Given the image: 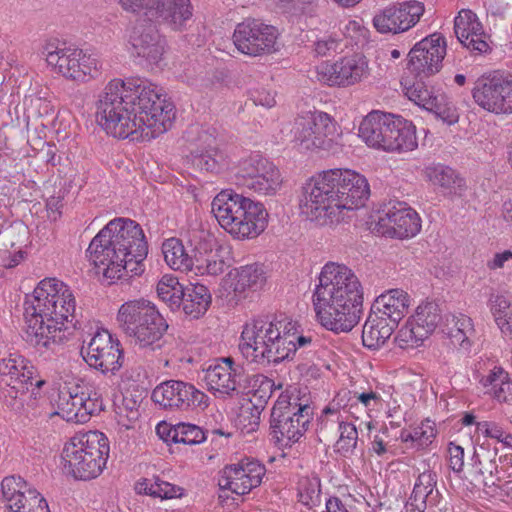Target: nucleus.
<instances>
[{
    "label": "nucleus",
    "mask_w": 512,
    "mask_h": 512,
    "mask_svg": "<svg viewBox=\"0 0 512 512\" xmlns=\"http://www.w3.org/2000/svg\"><path fill=\"white\" fill-rule=\"evenodd\" d=\"M176 117L162 88L140 78L109 81L97 101L96 118L115 138L150 141L167 132Z\"/></svg>",
    "instance_id": "obj_1"
},
{
    "label": "nucleus",
    "mask_w": 512,
    "mask_h": 512,
    "mask_svg": "<svg viewBox=\"0 0 512 512\" xmlns=\"http://www.w3.org/2000/svg\"><path fill=\"white\" fill-rule=\"evenodd\" d=\"M370 194L366 178L350 169H330L312 177L303 187L301 213L320 225L343 219L344 210L364 205Z\"/></svg>",
    "instance_id": "obj_2"
},
{
    "label": "nucleus",
    "mask_w": 512,
    "mask_h": 512,
    "mask_svg": "<svg viewBox=\"0 0 512 512\" xmlns=\"http://www.w3.org/2000/svg\"><path fill=\"white\" fill-rule=\"evenodd\" d=\"M312 303L322 327L334 333L350 332L363 314V287L352 269L329 262L319 274Z\"/></svg>",
    "instance_id": "obj_3"
},
{
    "label": "nucleus",
    "mask_w": 512,
    "mask_h": 512,
    "mask_svg": "<svg viewBox=\"0 0 512 512\" xmlns=\"http://www.w3.org/2000/svg\"><path fill=\"white\" fill-rule=\"evenodd\" d=\"M76 301L70 287L57 278L39 282L24 303L25 340L39 351L54 350L66 338L69 317Z\"/></svg>",
    "instance_id": "obj_4"
},
{
    "label": "nucleus",
    "mask_w": 512,
    "mask_h": 512,
    "mask_svg": "<svg viewBox=\"0 0 512 512\" xmlns=\"http://www.w3.org/2000/svg\"><path fill=\"white\" fill-rule=\"evenodd\" d=\"M86 254L97 272L109 284L125 274L140 275L148 244L141 226L131 219L117 218L108 222L91 240Z\"/></svg>",
    "instance_id": "obj_5"
},
{
    "label": "nucleus",
    "mask_w": 512,
    "mask_h": 512,
    "mask_svg": "<svg viewBox=\"0 0 512 512\" xmlns=\"http://www.w3.org/2000/svg\"><path fill=\"white\" fill-rule=\"evenodd\" d=\"M311 343L312 336L304 335L291 319L256 317L244 324L238 348L248 362L267 366L292 358Z\"/></svg>",
    "instance_id": "obj_6"
},
{
    "label": "nucleus",
    "mask_w": 512,
    "mask_h": 512,
    "mask_svg": "<svg viewBox=\"0 0 512 512\" xmlns=\"http://www.w3.org/2000/svg\"><path fill=\"white\" fill-rule=\"evenodd\" d=\"M260 379L261 391H269L270 395L281 390L275 401L270 416L271 434L281 447H291L305 435L313 418V407L307 387L275 383L264 375Z\"/></svg>",
    "instance_id": "obj_7"
},
{
    "label": "nucleus",
    "mask_w": 512,
    "mask_h": 512,
    "mask_svg": "<svg viewBox=\"0 0 512 512\" xmlns=\"http://www.w3.org/2000/svg\"><path fill=\"white\" fill-rule=\"evenodd\" d=\"M219 225L235 239H253L267 227L268 212L261 202L233 190H222L211 203Z\"/></svg>",
    "instance_id": "obj_8"
},
{
    "label": "nucleus",
    "mask_w": 512,
    "mask_h": 512,
    "mask_svg": "<svg viewBox=\"0 0 512 512\" xmlns=\"http://www.w3.org/2000/svg\"><path fill=\"white\" fill-rule=\"evenodd\" d=\"M110 446L106 435L99 431H88L72 437L64 446V466L75 479L97 478L105 469Z\"/></svg>",
    "instance_id": "obj_9"
},
{
    "label": "nucleus",
    "mask_w": 512,
    "mask_h": 512,
    "mask_svg": "<svg viewBox=\"0 0 512 512\" xmlns=\"http://www.w3.org/2000/svg\"><path fill=\"white\" fill-rule=\"evenodd\" d=\"M117 321L122 331L140 348L161 347L168 324L154 303L138 299L125 302L118 310Z\"/></svg>",
    "instance_id": "obj_10"
},
{
    "label": "nucleus",
    "mask_w": 512,
    "mask_h": 512,
    "mask_svg": "<svg viewBox=\"0 0 512 512\" xmlns=\"http://www.w3.org/2000/svg\"><path fill=\"white\" fill-rule=\"evenodd\" d=\"M233 178L237 186L264 196L275 195L282 185L277 166L258 152H252L237 162Z\"/></svg>",
    "instance_id": "obj_11"
},
{
    "label": "nucleus",
    "mask_w": 512,
    "mask_h": 512,
    "mask_svg": "<svg viewBox=\"0 0 512 512\" xmlns=\"http://www.w3.org/2000/svg\"><path fill=\"white\" fill-rule=\"evenodd\" d=\"M335 131V123L329 114L308 111L294 119L290 141L300 152L329 150L333 145Z\"/></svg>",
    "instance_id": "obj_12"
},
{
    "label": "nucleus",
    "mask_w": 512,
    "mask_h": 512,
    "mask_svg": "<svg viewBox=\"0 0 512 512\" xmlns=\"http://www.w3.org/2000/svg\"><path fill=\"white\" fill-rule=\"evenodd\" d=\"M57 407L58 415L66 421L86 423L103 410V399L94 384L76 379L60 390Z\"/></svg>",
    "instance_id": "obj_13"
},
{
    "label": "nucleus",
    "mask_w": 512,
    "mask_h": 512,
    "mask_svg": "<svg viewBox=\"0 0 512 512\" xmlns=\"http://www.w3.org/2000/svg\"><path fill=\"white\" fill-rule=\"evenodd\" d=\"M45 58L55 73L79 83L97 78L102 70V63L96 55L73 46L47 47Z\"/></svg>",
    "instance_id": "obj_14"
},
{
    "label": "nucleus",
    "mask_w": 512,
    "mask_h": 512,
    "mask_svg": "<svg viewBox=\"0 0 512 512\" xmlns=\"http://www.w3.org/2000/svg\"><path fill=\"white\" fill-rule=\"evenodd\" d=\"M119 3L125 11L143 13L173 30L184 29L193 16L190 0H119Z\"/></svg>",
    "instance_id": "obj_15"
},
{
    "label": "nucleus",
    "mask_w": 512,
    "mask_h": 512,
    "mask_svg": "<svg viewBox=\"0 0 512 512\" xmlns=\"http://www.w3.org/2000/svg\"><path fill=\"white\" fill-rule=\"evenodd\" d=\"M369 74L368 60L361 54L345 56L333 63L322 62L310 71L311 79L331 87L355 85L367 79Z\"/></svg>",
    "instance_id": "obj_16"
},
{
    "label": "nucleus",
    "mask_w": 512,
    "mask_h": 512,
    "mask_svg": "<svg viewBox=\"0 0 512 512\" xmlns=\"http://www.w3.org/2000/svg\"><path fill=\"white\" fill-rule=\"evenodd\" d=\"M472 96L482 109L496 115L512 114V73H494L477 79Z\"/></svg>",
    "instance_id": "obj_17"
},
{
    "label": "nucleus",
    "mask_w": 512,
    "mask_h": 512,
    "mask_svg": "<svg viewBox=\"0 0 512 512\" xmlns=\"http://www.w3.org/2000/svg\"><path fill=\"white\" fill-rule=\"evenodd\" d=\"M152 400L170 410L205 409L209 405V397L204 392L180 380H168L157 385L152 392Z\"/></svg>",
    "instance_id": "obj_18"
},
{
    "label": "nucleus",
    "mask_w": 512,
    "mask_h": 512,
    "mask_svg": "<svg viewBox=\"0 0 512 512\" xmlns=\"http://www.w3.org/2000/svg\"><path fill=\"white\" fill-rule=\"evenodd\" d=\"M445 55L444 36L433 33L417 42L410 50L407 69L415 78L427 79L440 71Z\"/></svg>",
    "instance_id": "obj_19"
},
{
    "label": "nucleus",
    "mask_w": 512,
    "mask_h": 512,
    "mask_svg": "<svg viewBox=\"0 0 512 512\" xmlns=\"http://www.w3.org/2000/svg\"><path fill=\"white\" fill-rule=\"evenodd\" d=\"M85 362L103 374H115L123 365L124 354L118 339L107 331H97L88 346L82 348Z\"/></svg>",
    "instance_id": "obj_20"
},
{
    "label": "nucleus",
    "mask_w": 512,
    "mask_h": 512,
    "mask_svg": "<svg viewBox=\"0 0 512 512\" xmlns=\"http://www.w3.org/2000/svg\"><path fill=\"white\" fill-rule=\"evenodd\" d=\"M276 40V28L255 19H247L239 23L233 34V42L237 50L249 56H259L274 51Z\"/></svg>",
    "instance_id": "obj_21"
},
{
    "label": "nucleus",
    "mask_w": 512,
    "mask_h": 512,
    "mask_svg": "<svg viewBox=\"0 0 512 512\" xmlns=\"http://www.w3.org/2000/svg\"><path fill=\"white\" fill-rule=\"evenodd\" d=\"M266 473L265 466L258 460L245 458L223 467L219 472L218 485L236 495L248 494L258 487Z\"/></svg>",
    "instance_id": "obj_22"
},
{
    "label": "nucleus",
    "mask_w": 512,
    "mask_h": 512,
    "mask_svg": "<svg viewBox=\"0 0 512 512\" xmlns=\"http://www.w3.org/2000/svg\"><path fill=\"white\" fill-rule=\"evenodd\" d=\"M1 494V502L8 512H49L46 499L35 489L28 488L21 477H5Z\"/></svg>",
    "instance_id": "obj_23"
},
{
    "label": "nucleus",
    "mask_w": 512,
    "mask_h": 512,
    "mask_svg": "<svg viewBox=\"0 0 512 512\" xmlns=\"http://www.w3.org/2000/svg\"><path fill=\"white\" fill-rule=\"evenodd\" d=\"M244 372L243 365L232 357H222L204 371V381L215 397L226 399L237 393L244 379Z\"/></svg>",
    "instance_id": "obj_24"
},
{
    "label": "nucleus",
    "mask_w": 512,
    "mask_h": 512,
    "mask_svg": "<svg viewBox=\"0 0 512 512\" xmlns=\"http://www.w3.org/2000/svg\"><path fill=\"white\" fill-rule=\"evenodd\" d=\"M378 225L382 233L399 239L416 236L421 230L418 213L404 202H389L379 212Z\"/></svg>",
    "instance_id": "obj_25"
},
{
    "label": "nucleus",
    "mask_w": 512,
    "mask_h": 512,
    "mask_svg": "<svg viewBox=\"0 0 512 512\" xmlns=\"http://www.w3.org/2000/svg\"><path fill=\"white\" fill-rule=\"evenodd\" d=\"M424 11V4L415 0L391 5L375 14L373 25L380 33H402L413 27Z\"/></svg>",
    "instance_id": "obj_26"
},
{
    "label": "nucleus",
    "mask_w": 512,
    "mask_h": 512,
    "mask_svg": "<svg viewBox=\"0 0 512 512\" xmlns=\"http://www.w3.org/2000/svg\"><path fill=\"white\" fill-rule=\"evenodd\" d=\"M131 54L147 65H157L164 54L165 40L156 26L145 20L137 21L129 34Z\"/></svg>",
    "instance_id": "obj_27"
},
{
    "label": "nucleus",
    "mask_w": 512,
    "mask_h": 512,
    "mask_svg": "<svg viewBox=\"0 0 512 512\" xmlns=\"http://www.w3.org/2000/svg\"><path fill=\"white\" fill-rule=\"evenodd\" d=\"M194 163L201 169L219 172L229 165V156L215 127H203L198 133Z\"/></svg>",
    "instance_id": "obj_28"
},
{
    "label": "nucleus",
    "mask_w": 512,
    "mask_h": 512,
    "mask_svg": "<svg viewBox=\"0 0 512 512\" xmlns=\"http://www.w3.org/2000/svg\"><path fill=\"white\" fill-rule=\"evenodd\" d=\"M425 79L415 78L411 82L408 78H403L401 85L405 95L420 107L434 112L438 117L446 120L451 116V102L446 94L440 89L428 88L424 82Z\"/></svg>",
    "instance_id": "obj_29"
},
{
    "label": "nucleus",
    "mask_w": 512,
    "mask_h": 512,
    "mask_svg": "<svg viewBox=\"0 0 512 512\" xmlns=\"http://www.w3.org/2000/svg\"><path fill=\"white\" fill-rule=\"evenodd\" d=\"M454 32L458 41L471 52L483 54L490 49L485 41L483 26L477 15L469 9H462L454 20Z\"/></svg>",
    "instance_id": "obj_30"
},
{
    "label": "nucleus",
    "mask_w": 512,
    "mask_h": 512,
    "mask_svg": "<svg viewBox=\"0 0 512 512\" xmlns=\"http://www.w3.org/2000/svg\"><path fill=\"white\" fill-rule=\"evenodd\" d=\"M436 485L437 475L435 472L428 470L419 474L404 505L405 512H425L436 507L442 499Z\"/></svg>",
    "instance_id": "obj_31"
},
{
    "label": "nucleus",
    "mask_w": 512,
    "mask_h": 512,
    "mask_svg": "<svg viewBox=\"0 0 512 512\" xmlns=\"http://www.w3.org/2000/svg\"><path fill=\"white\" fill-rule=\"evenodd\" d=\"M393 120V114L372 111L361 121L359 137L368 146L387 151Z\"/></svg>",
    "instance_id": "obj_32"
},
{
    "label": "nucleus",
    "mask_w": 512,
    "mask_h": 512,
    "mask_svg": "<svg viewBox=\"0 0 512 512\" xmlns=\"http://www.w3.org/2000/svg\"><path fill=\"white\" fill-rule=\"evenodd\" d=\"M35 367L23 356L10 354L0 360V385L9 381L19 384H30L31 387L41 388L45 381L37 379Z\"/></svg>",
    "instance_id": "obj_33"
},
{
    "label": "nucleus",
    "mask_w": 512,
    "mask_h": 512,
    "mask_svg": "<svg viewBox=\"0 0 512 512\" xmlns=\"http://www.w3.org/2000/svg\"><path fill=\"white\" fill-rule=\"evenodd\" d=\"M410 298L407 292L401 289H391L381 294L372 306L373 313L383 317L395 327L408 312Z\"/></svg>",
    "instance_id": "obj_34"
},
{
    "label": "nucleus",
    "mask_w": 512,
    "mask_h": 512,
    "mask_svg": "<svg viewBox=\"0 0 512 512\" xmlns=\"http://www.w3.org/2000/svg\"><path fill=\"white\" fill-rule=\"evenodd\" d=\"M234 273V293L246 297L249 292L261 290L266 283V272L262 264L252 263L236 268Z\"/></svg>",
    "instance_id": "obj_35"
},
{
    "label": "nucleus",
    "mask_w": 512,
    "mask_h": 512,
    "mask_svg": "<svg viewBox=\"0 0 512 512\" xmlns=\"http://www.w3.org/2000/svg\"><path fill=\"white\" fill-rule=\"evenodd\" d=\"M479 383L484 394L498 402L512 400V381L509 373L500 366H494L486 375L481 376Z\"/></svg>",
    "instance_id": "obj_36"
},
{
    "label": "nucleus",
    "mask_w": 512,
    "mask_h": 512,
    "mask_svg": "<svg viewBox=\"0 0 512 512\" xmlns=\"http://www.w3.org/2000/svg\"><path fill=\"white\" fill-rule=\"evenodd\" d=\"M211 299V294L205 285L189 283L181 296L180 309L191 319H198L208 310Z\"/></svg>",
    "instance_id": "obj_37"
},
{
    "label": "nucleus",
    "mask_w": 512,
    "mask_h": 512,
    "mask_svg": "<svg viewBox=\"0 0 512 512\" xmlns=\"http://www.w3.org/2000/svg\"><path fill=\"white\" fill-rule=\"evenodd\" d=\"M391 127L392 133L388 140V152H407L417 148L416 130L412 122L401 116L394 115Z\"/></svg>",
    "instance_id": "obj_38"
},
{
    "label": "nucleus",
    "mask_w": 512,
    "mask_h": 512,
    "mask_svg": "<svg viewBox=\"0 0 512 512\" xmlns=\"http://www.w3.org/2000/svg\"><path fill=\"white\" fill-rule=\"evenodd\" d=\"M395 328L394 325L387 322L383 317L371 313L363 326V345L371 350L380 348L391 337Z\"/></svg>",
    "instance_id": "obj_39"
},
{
    "label": "nucleus",
    "mask_w": 512,
    "mask_h": 512,
    "mask_svg": "<svg viewBox=\"0 0 512 512\" xmlns=\"http://www.w3.org/2000/svg\"><path fill=\"white\" fill-rule=\"evenodd\" d=\"M444 331L453 346L463 350L470 348L471 337L475 332L470 317L461 313L447 316Z\"/></svg>",
    "instance_id": "obj_40"
},
{
    "label": "nucleus",
    "mask_w": 512,
    "mask_h": 512,
    "mask_svg": "<svg viewBox=\"0 0 512 512\" xmlns=\"http://www.w3.org/2000/svg\"><path fill=\"white\" fill-rule=\"evenodd\" d=\"M166 264L175 271L189 272L194 269V258L185 249L182 241L172 237L162 244Z\"/></svg>",
    "instance_id": "obj_41"
},
{
    "label": "nucleus",
    "mask_w": 512,
    "mask_h": 512,
    "mask_svg": "<svg viewBox=\"0 0 512 512\" xmlns=\"http://www.w3.org/2000/svg\"><path fill=\"white\" fill-rule=\"evenodd\" d=\"M488 307L494 322L505 336L512 337V300L505 294H491Z\"/></svg>",
    "instance_id": "obj_42"
},
{
    "label": "nucleus",
    "mask_w": 512,
    "mask_h": 512,
    "mask_svg": "<svg viewBox=\"0 0 512 512\" xmlns=\"http://www.w3.org/2000/svg\"><path fill=\"white\" fill-rule=\"evenodd\" d=\"M409 320L416 326L420 336L428 338L441 320L439 307L434 302L421 303Z\"/></svg>",
    "instance_id": "obj_43"
},
{
    "label": "nucleus",
    "mask_w": 512,
    "mask_h": 512,
    "mask_svg": "<svg viewBox=\"0 0 512 512\" xmlns=\"http://www.w3.org/2000/svg\"><path fill=\"white\" fill-rule=\"evenodd\" d=\"M436 437L435 423L430 419H425L412 429H402L400 440L407 444L409 448L423 449L430 445Z\"/></svg>",
    "instance_id": "obj_44"
},
{
    "label": "nucleus",
    "mask_w": 512,
    "mask_h": 512,
    "mask_svg": "<svg viewBox=\"0 0 512 512\" xmlns=\"http://www.w3.org/2000/svg\"><path fill=\"white\" fill-rule=\"evenodd\" d=\"M425 177L433 185L452 190L464 186V180L455 170L442 164H431L424 170Z\"/></svg>",
    "instance_id": "obj_45"
},
{
    "label": "nucleus",
    "mask_w": 512,
    "mask_h": 512,
    "mask_svg": "<svg viewBox=\"0 0 512 512\" xmlns=\"http://www.w3.org/2000/svg\"><path fill=\"white\" fill-rule=\"evenodd\" d=\"M185 286H183L177 277L164 275L158 282L156 291L158 297L167 304L172 311H178L181 308V296H183Z\"/></svg>",
    "instance_id": "obj_46"
},
{
    "label": "nucleus",
    "mask_w": 512,
    "mask_h": 512,
    "mask_svg": "<svg viewBox=\"0 0 512 512\" xmlns=\"http://www.w3.org/2000/svg\"><path fill=\"white\" fill-rule=\"evenodd\" d=\"M0 397L4 403L16 412L25 410V402L34 395V389L29 392L30 384H19L5 381L2 383Z\"/></svg>",
    "instance_id": "obj_47"
},
{
    "label": "nucleus",
    "mask_w": 512,
    "mask_h": 512,
    "mask_svg": "<svg viewBox=\"0 0 512 512\" xmlns=\"http://www.w3.org/2000/svg\"><path fill=\"white\" fill-rule=\"evenodd\" d=\"M138 493L160 499L178 498L183 495V488L159 478L143 479L137 483Z\"/></svg>",
    "instance_id": "obj_48"
},
{
    "label": "nucleus",
    "mask_w": 512,
    "mask_h": 512,
    "mask_svg": "<svg viewBox=\"0 0 512 512\" xmlns=\"http://www.w3.org/2000/svg\"><path fill=\"white\" fill-rule=\"evenodd\" d=\"M298 500L309 509L321 503V481L316 475L299 479L297 488Z\"/></svg>",
    "instance_id": "obj_49"
},
{
    "label": "nucleus",
    "mask_w": 512,
    "mask_h": 512,
    "mask_svg": "<svg viewBox=\"0 0 512 512\" xmlns=\"http://www.w3.org/2000/svg\"><path fill=\"white\" fill-rule=\"evenodd\" d=\"M339 439L336 442V452L344 457L354 454L358 443V431L354 424L347 422L339 423Z\"/></svg>",
    "instance_id": "obj_50"
},
{
    "label": "nucleus",
    "mask_w": 512,
    "mask_h": 512,
    "mask_svg": "<svg viewBox=\"0 0 512 512\" xmlns=\"http://www.w3.org/2000/svg\"><path fill=\"white\" fill-rule=\"evenodd\" d=\"M176 443L185 445H197L206 440V435L202 428L191 423L176 424Z\"/></svg>",
    "instance_id": "obj_51"
},
{
    "label": "nucleus",
    "mask_w": 512,
    "mask_h": 512,
    "mask_svg": "<svg viewBox=\"0 0 512 512\" xmlns=\"http://www.w3.org/2000/svg\"><path fill=\"white\" fill-rule=\"evenodd\" d=\"M415 327L408 319L405 325L397 332L394 342L399 348H415L426 339L424 336H420L419 331Z\"/></svg>",
    "instance_id": "obj_52"
},
{
    "label": "nucleus",
    "mask_w": 512,
    "mask_h": 512,
    "mask_svg": "<svg viewBox=\"0 0 512 512\" xmlns=\"http://www.w3.org/2000/svg\"><path fill=\"white\" fill-rule=\"evenodd\" d=\"M477 431L485 437L496 439L505 446L512 448V434L504 430L500 424L494 421L478 422Z\"/></svg>",
    "instance_id": "obj_53"
},
{
    "label": "nucleus",
    "mask_w": 512,
    "mask_h": 512,
    "mask_svg": "<svg viewBox=\"0 0 512 512\" xmlns=\"http://www.w3.org/2000/svg\"><path fill=\"white\" fill-rule=\"evenodd\" d=\"M199 262L198 260H196ZM225 262L217 259L215 256H210L205 260V263H194V271L196 275H209L217 276L224 272Z\"/></svg>",
    "instance_id": "obj_54"
},
{
    "label": "nucleus",
    "mask_w": 512,
    "mask_h": 512,
    "mask_svg": "<svg viewBox=\"0 0 512 512\" xmlns=\"http://www.w3.org/2000/svg\"><path fill=\"white\" fill-rule=\"evenodd\" d=\"M448 454L450 468L456 473L462 472L464 468V448L451 442L448 446Z\"/></svg>",
    "instance_id": "obj_55"
},
{
    "label": "nucleus",
    "mask_w": 512,
    "mask_h": 512,
    "mask_svg": "<svg viewBox=\"0 0 512 512\" xmlns=\"http://www.w3.org/2000/svg\"><path fill=\"white\" fill-rule=\"evenodd\" d=\"M354 397L361 403L367 410H373L381 404L382 397L379 393L374 391L355 392Z\"/></svg>",
    "instance_id": "obj_56"
},
{
    "label": "nucleus",
    "mask_w": 512,
    "mask_h": 512,
    "mask_svg": "<svg viewBox=\"0 0 512 512\" xmlns=\"http://www.w3.org/2000/svg\"><path fill=\"white\" fill-rule=\"evenodd\" d=\"M473 458H476L479 464L482 466L479 469V472L483 475L485 473H488L491 478H496V480H500L499 476V470H498V464L497 461H501V458H497V453H493V457L488 459V462L483 464L482 460L480 459V456L476 453H474Z\"/></svg>",
    "instance_id": "obj_57"
},
{
    "label": "nucleus",
    "mask_w": 512,
    "mask_h": 512,
    "mask_svg": "<svg viewBox=\"0 0 512 512\" xmlns=\"http://www.w3.org/2000/svg\"><path fill=\"white\" fill-rule=\"evenodd\" d=\"M251 100L255 105L271 108L275 105V96L271 91L266 89H256L251 93Z\"/></svg>",
    "instance_id": "obj_58"
},
{
    "label": "nucleus",
    "mask_w": 512,
    "mask_h": 512,
    "mask_svg": "<svg viewBox=\"0 0 512 512\" xmlns=\"http://www.w3.org/2000/svg\"><path fill=\"white\" fill-rule=\"evenodd\" d=\"M338 43L335 39L325 36L314 42V51L318 56H326L337 49Z\"/></svg>",
    "instance_id": "obj_59"
},
{
    "label": "nucleus",
    "mask_w": 512,
    "mask_h": 512,
    "mask_svg": "<svg viewBox=\"0 0 512 512\" xmlns=\"http://www.w3.org/2000/svg\"><path fill=\"white\" fill-rule=\"evenodd\" d=\"M157 435L166 443H176V425L171 426L166 422H161L156 426Z\"/></svg>",
    "instance_id": "obj_60"
},
{
    "label": "nucleus",
    "mask_w": 512,
    "mask_h": 512,
    "mask_svg": "<svg viewBox=\"0 0 512 512\" xmlns=\"http://www.w3.org/2000/svg\"><path fill=\"white\" fill-rule=\"evenodd\" d=\"M510 260H512V252L505 250L501 253H496L494 257L488 261L487 266L491 270H496L503 268Z\"/></svg>",
    "instance_id": "obj_61"
},
{
    "label": "nucleus",
    "mask_w": 512,
    "mask_h": 512,
    "mask_svg": "<svg viewBox=\"0 0 512 512\" xmlns=\"http://www.w3.org/2000/svg\"><path fill=\"white\" fill-rule=\"evenodd\" d=\"M327 512H349L342 500L337 496H330L325 502Z\"/></svg>",
    "instance_id": "obj_62"
},
{
    "label": "nucleus",
    "mask_w": 512,
    "mask_h": 512,
    "mask_svg": "<svg viewBox=\"0 0 512 512\" xmlns=\"http://www.w3.org/2000/svg\"><path fill=\"white\" fill-rule=\"evenodd\" d=\"M350 32H355L357 33L359 36H365V29L362 28L360 26V24L356 21H349L347 23V25L345 26V33L347 34L348 37H350L351 39H354L355 37L350 33Z\"/></svg>",
    "instance_id": "obj_63"
},
{
    "label": "nucleus",
    "mask_w": 512,
    "mask_h": 512,
    "mask_svg": "<svg viewBox=\"0 0 512 512\" xmlns=\"http://www.w3.org/2000/svg\"><path fill=\"white\" fill-rule=\"evenodd\" d=\"M502 215L505 221L512 225V200H508L503 203Z\"/></svg>",
    "instance_id": "obj_64"
}]
</instances>
